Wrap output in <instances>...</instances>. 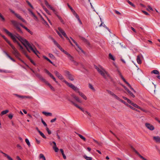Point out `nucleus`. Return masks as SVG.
Wrapping results in <instances>:
<instances>
[{"instance_id": "6ab92c4d", "label": "nucleus", "mask_w": 160, "mask_h": 160, "mask_svg": "<svg viewBox=\"0 0 160 160\" xmlns=\"http://www.w3.org/2000/svg\"><path fill=\"white\" fill-rule=\"evenodd\" d=\"M64 82L67 85H68L69 87L72 89L73 87L74 86L72 84L68 83L67 81L65 80L64 81Z\"/></svg>"}, {"instance_id": "ea45409f", "label": "nucleus", "mask_w": 160, "mask_h": 160, "mask_svg": "<svg viewBox=\"0 0 160 160\" xmlns=\"http://www.w3.org/2000/svg\"><path fill=\"white\" fill-rule=\"evenodd\" d=\"M38 14L39 15V16H40V17L42 19V20L43 21V23L44 24H46V25H48V24L47 23V22L43 19V18H42V17L41 15L39 13H38Z\"/></svg>"}, {"instance_id": "bf43d9fd", "label": "nucleus", "mask_w": 160, "mask_h": 160, "mask_svg": "<svg viewBox=\"0 0 160 160\" xmlns=\"http://www.w3.org/2000/svg\"><path fill=\"white\" fill-rule=\"evenodd\" d=\"M46 130L47 131V132H48V133L49 134H51V131L49 130V128H48V127H47L46 128Z\"/></svg>"}, {"instance_id": "a211bd4d", "label": "nucleus", "mask_w": 160, "mask_h": 160, "mask_svg": "<svg viewBox=\"0 0 160 160\" xmlns=\"http://www.w3.org/2000/svg\"><path fill=\"white\" fill-rule=\"evenodd\" d=\"M153 139L157 142L160 143V137L158 136H154Z\"/></svg>"}, {"instance_id": "37998d69", "label": "nucleus", "mask_w": 160, "mask_h": 160, "mask_svg": "<svg viewBox=\"0 0 160 160\" xmlns=\"http://www.w3.org/2000/svg\"><path fill=\"white\" fill-rule=\"evenodd\" d=\"M18 18L21 21H22V22L26 23V21L25 20H24L20 15L19 17H18Z\"/></svg>"}, {"instance_id": "69168bd1", "label": "nucleus", "mask_w": 160, "mask_h": 160, "mask_svg": "<svg viewBox=\"0 0 160 160\" xmlns=\"http://www.w3.org/2000/svg\"><path fill=\"white\" fill-rule=\"evenodd\" d=\"M43 8L44 10L47 13H48L49 15H51L50 13L49 12V11L46 8Z\"/></svg>"}, {"instance_id": "72a5a7b5", "label": "nucleus", "mask_w": 160, "mask_h": 160, "mask_svg": "<svg viewBox=\"0 0 160 160\" xmlns=\"http://www.w3.org/2000/svg\"><path fill=\"white\" fill-rule=\"evenodd\" d=\"M77 134L81 139L83 140L84 141H86V139L82 135L79 133H77Z\"/></svg>"}, {"instance_id": "7c9ffc66", "label": "nucleus", "mask_w": 160, "mask_h": 160, "mask_svg": "<svg viewBox=\"0 0 160 160\" xmlns=\"http://www.w3.org/2000/svg\"><path fill=\"white\" fill-rule=\"evenodd\" d=\"M88 87L89 88L91 89L92 91H95V89L93 87V86L90 83H89L88 84Z\"/></svg>"}, {"instance_id": "412c9836", "label": "nucleus", "mask_w": 160, "mask_h": 160, "mask_svg": "<svg viewBox=\"0 0 160 160\" xmlns=\"http://www.w3.org/2000/svg\"><path fill=\"white\" fill-rule=\"evenodd\" d=\"M100 18V20H101V24L99 25V27H101V26H103V27L105 28L106 29H107L109 32H110V31H109V29H108V28L104 24V23L103 22H102V21H101V18Z\"/></svg>"}, {"instance_id": "b1692460", "label": "nucleus", "mask_w": 160, "mask_h": 160, "mask_svg": "<svg viewBox=\"0 0 160 160\" xmlns=\"http://www.w3.org/2000/svg\"><path fill=\"white\" fill-rule=\"evenodd\" d=\"M42 113L47 116H52V113L50 112H43Z\"/></svg>"}, {"instance_id": "473e14b6", "label": "nucleus", "mask_w": 160, "mask_h": 160, "mask_svg": "<svg viewBox=\"0 0 160 160\" xmlns=\"http://www.w3.org/2000/svg\"><path fill=\"white\" fill-rule=\"evenodd\" d=\"M10 12H12V13L14 14V15L17 17L18 18L19 16L20 15L19 14H18L17 13H16L14 11L10 9Z\"/></svg>"}, {"instance_id": "4d7b16f0", "label": "nucleus", "mask_w": 160, "mask_h": 160, "mask_svg": "<svg viewBox=\"0 0 160 160\" xmlns=\"http://www.w3.org/2000/svg\"><path fill=\"white\" fill-rule=\"evenodd\" d=\"M0 72H4L5 73H9L10 72L8 71H6V70H3L1 69H0Z\"/></svg>"}, {"instance_id": "0e129e2a", "label": "nucleus", "mask_w": 160, "mask_h": 160, "mask_svg": "<svg viewBox=\"0 0 160 160\" xmlns=\"http://www.w3.org/2000/svg\"><path fill=\"white\" fill-rule=\"evenodd\" d=\"M49 56L51 58H55V57H54V56L51 53H49Z\"/></svg>"}, {"instance_id": "8fccbe9b", "label": "nucleus", "mask_w": 160, "mask_h": 160, "mask_svg": "<svg viewBox=\"0 0 160 160\" xmlns=\"http://www.w3.org/2000/svg\"><path fill=\"white\" fill-rule=\"evenodd\" d=\"M53 149L56 152H57L58 151V148L56 147V146H53Z\"/></svg>"}, {"instance_id": "c9c22d12", "label": "nucleus", "mask_w": 160, "mask_h": 160, "mask_svg": "<svg viewBox=\"0 0 160 160\" xmlns=\"http://www.w3.org/2000/svg\"><path fill=\"white\" fill-rule=\"evenodd\" d=\"M68 58L72 62H73L74 61L73 57L71 56L70 54L68 56Z\"/></svg>"}, {"instance_id": "4468645a", "label": "nucleus", "mask_w": 160, "mask_h": 160, "mask_svg": "<svg viewBox=\"0 0 160 160\" xmlns=\"http://www.w3.org/2000/svg\"><path fill=\"white\" fill-rule=\"evenodd\" d=\"M70 38L72 40V41L73 42L76 44V46L77 47V48L79 49V50H81L82 52H83V51L82 49L79 46V45L77 44V42L71 37H70Z\"/></svg>"}, {"instance_id": "052dcab7", "label": "nucleus", "mask_w": 160, "mask_h": 160, "mask_svg": "<svg viewBox=\"0 0 160 160\" xmlns=\"http://www.w3.org/2000/svg\"><path fill=\"white\" fill-rule=\"evenodd\" d=\"M56 32L58 34V35L60 36L61 38H63L61 34L60 33V32L58 30H56Z\"/></svg>"}, {"instance_id": "f3484780", "label": "nucleus", "mask_w": 160, "mask_h": 160, "mask_svg": "<svg viewBox=\"0 0 160 160\" xmlns=\"http://www.w3.org/2000/svg\"><path fill=\"white\" fill-rule=\"evenodd\" d=\"M58 29L60 32V33L62 34L64 37L66 36V34L64 31L60 27H58Z\"/></svg>"}, {"instance_id": "7ed1b4c3", "label": "nucleus", "mask_w": 160, "mask_h": 160, "mask_svg": "<svg viewBox=\"0 0 160 160\" xmlns=\"http://www.w3.org/2000/svg\"><path fill=\"white\" fill-rule=\"evenodd\" d=\"M11 22L12 24L14 25V26L16 28L18 31L20 33H22V32L21 30V29L19 27V24L16 21L14 20H12ZM20 25L21 26L22 28L25 29L28 32H29L31 34H32V32H31L29 29H28L27 27L23 26L22 24H20Z\"/></svg>"}, {"instance_id": "4be33fe9", "label": "nucleus", "mask_w": 160, "mask_h": 160, "mask_svg": "<svg viewBox=\"0 0 160 160\" xmlns=\"http://www.w3.org/2000/svg\"><path fill=\"white\" fill-rule=\"evenodd\" d=\"M9 112V110H6L4 111H2L0 114L1 116H2V115L5 114Z\"/></svg>"}, {"instance_id": "09e8293b", "label": "nucleus", "mask_w": 160, "mask_h": 160, "mask_svg": "<svg viewBox=\"0 0 160 160\" xmlns=\"http://www.w3.org/2000/svg\"><path fill=\"white\" fill-rule=\"evenodd\" d=\"M107 92L109 94H110L111 95H112V96H113V95L114 94V93L112 92L111 91H109V90H107Z\"/></svg>"}, {"instance_id": "c03bdc74", "label": "nucleus", "mask_w": 160, "mask_h": 160, "mask_svg": "<svg viewBox=\"0 0 160 160\" xmlns=\"http://www.w3.org/2000/svg\"><path fill=\"white\" fill-rule=\"evenodd\" d=\"M25 142H26V143H27V145H28V146H29V147H30V143L29 141V140H28V139L27 138H26L25 139Z\"/></svg>"}, {"instance_id": "393cba45", "label": "nucleus", "mask_w": 160, "mask_h": 160, "mask_svg": "<svg viewBox=\"0 0 160 160\" xmlns=\"http://www.w3.org/2000/svg\"><path fill=\"white\" fill-rule=\"evenodd\" d=\"M127 92H128V95L131 97L132 98H134L135 97L134 95L132 92H131L129 90H128Z\"/></svg>"}, {"instance_id": "a878e982", "label": "nucleus", "mask_w": 160, "mask_h": 160, "mask_svg": "<svg viewBox=\"0 0 160 160\" xmlns=\"http://www.w3.org/2000/svg\"><path fill=\"white\" fill-rule=\"evenodd\" d=\"M39 158L40 159H42L43 160H46V158L43 154L41 153L39 156Z\"/></svg>"}, {"instance_id": "c756f323", "label": "nucleus", "mask_w": 160, "mask_h": 160, "mask_svg": "<svg viewBox=\"0 0 160 160\" xmlns=\"http://www.w3.org/2000/svg\"><path fill=\"white\" fill-rule=\"evenodd\" d=\"M60 151L62 153V154L63 156V158L64 159H66V157L65 156V155L64 153V151H63V150L62 149H60Z\"/></svg>"}, {"instance_id": "2eb2a0df", "label": "nucleus", "mask_w": 160, "mask_h": 160, "mask_svg": "<svg viewBox=\"0 0 160 160\" xmlns=\"http://www.w3.org/2000/svg\"><path fill=\"white\" fill-rule=\"evenodd\" d=\"M70 38L72 40V41L73 42L76 44V46L77 47V48L79 49V50H81L82 52H83V51L82 49L79 46V45L77 44V42L71 37H70Z\"/></svg>"}, {"instance_id": "680f3d73", "label": "nucleus", "mask_w": 160, "mask_h": 160, "mask_svg": "<svg viewBox=\"0 0 160 160\" xmlns=\"http://www.w3.org/2000/svg\"><path fill=\"white\" fill-rule=\"evenodd\" d=\"M127 105L128 106V107H130L131 108L133 109V110H136V111H137V110H136V109H135V108H134L132 106H131V105H129L128 104H127Z\"/></svg>"}, {"instance_id": "bb28decb", "label": "nucleus", "mask_w": 160, "mask_h": 160, "mask_svg": "<svg viewBox=\"0 0 160 160\" xmlns=\"http://www.w3.org/2000/svg\"><path fill=\"white\" fill-rule=\"evenodd\" d=\"M51 39L55 45L58 47H60V45L58 44L57 42L53 38H51Z\"/></svg>"}, {"instance_id": "9d476101", "label": "nucleus", "mask_w": 160, "mask_h": 160, "mask_svg": "<svg viewBox=\"0 0 160 160\" xmlns=\"http://www.w3.org/2000/svg\"><path fill=\"white\" fill-rule=\"evenodd\" d=\"M54 73L59 79L60 80H62L63 79V76L60 74L57 71H54Z\"/></svg>"}, {"instance_id": "f704fd0d", "label": "nucleus", "mask_w": 160, "mask_h": 160, "mask_svg": "<svg viewBox=\"0 0 160 160\" xmlns=\"http://www.w3.org/2000/svg\"><path fill=\"white\" fill-rule=\"evenodd\" d=\"M68 78L71 81H73L74 80V78L73 76L71 74L70 76H68Z\"/></svg>"}, {"instance_id": "423d86ee", "label": "nucleus", "mask_w": 160, "mask_h": 160, "mask_svg": "<svg viewBox=\"0 0 160 160\" xmlns=\"http://www.w3.org/2000/svg\"><path fill=\"white\" fill-rule=\"evenodd\" d=\"M67 99L73 105H74L75 106H76L77 108L81 110L82 112H83L84 113L87 114L88 112L87 111H85L82 108H81L79 106H78L77 104L75 103L73 101H72V100H71L69 98H67Z\"/></svg>"}, {"instance_id": "6e6552de", "label": "nucleus", "mask_w": 160, "mask_h": 160, "mask_svg": "<svg viewBox=\"0 0 160 160\" xmlns=\"http://www.w3.org/2000/svg\"><path fill=\"white\" fill-rule=\"evenodd\" d=\"M143 58V57L142 54H139L137 56V61L139 64H141L142 62V59Z\"/></svg>"}, {"instance_id": "39448f33", "label": "nucleus", "mask_w": 160, "mask_h": 160, "mask_svg": "<svg viewBox=\"0 0 160 160\" xmlns=\"http://www.w3.org/2000/svg\"><path fill=\"white\" fill-rule=\"evenodd\" d=\"M9 45L13 50L12 52V53L17 57H19L20 54L14 46L11 44H10Z\"/></svg>"}, {"instance_id": "2f4dec72", "label": "nucleus", "mask_w": 160, "mask_h": 160, "mask_svg": "<svg viewBox=\"0 0 160 160\" xmlns=\"http://www.w3.org/2000/svg\"><path fill=\"white\" fill-rule=\"evenodd\" d=\"M83 158L87 160H92V158L91 157H88L86 155L83 156Z\"/></svg>"}, {"instance_id": "13d9d810", "label": "nucleus", "mask_w": 160, "mask_h": 160, "mask_svg": "<svg viewBox=\"0 0 160 160\" xmlns=\"http://www.w3.org/2000/svg\"><path fill=\"white\" fill-rule=\"evenodd\" d=\"M3 52L8 58H10L11 57L6 51H4Z\"/></svg>"}, {"instance_id": "5fc2aeb1", "label": "nucleus", "mask_w": 160, "mask_h": 160, "mask_svg": "<svg viewBox=\"0 0 160 160\" xmlns=\"http://www.w3.org/2000/svg\"><path fill=\"white\" fill-rule=\"evenodd\" d=\"M0 18L2 20L4 21L5 20V18L3 17L2 15L0 13Z\"/></svg>"}, {"instance_id": "de8ad7c7", "label": "nucleus", "mask_w": 160, "mask_h": 160, "mask_svg": "<svg viewBox=\"0 0 160 160\" xmlns=\"http://www.w3.org/2000/svg\"><path fill=\"white\" fill-rule=\"evenodd\" d=\"M127 2L130 5H131L133 7H135V5L130 1L128 0H127Z\"/></svg>"}, {"instance_id": "e2e57ef3", "label": "nucleus", "mask_w": 160, "mask_h": 160, "mask_svg": "<svg viewBox=\"0 0 160 160\" xmlns=\"http://www.w3.org/2000/svg\"><path fill=\"white\" fill-rule=\"evenodd\" d=\"M41 121H42V123L45 126H47V124L46 123V122L43 120L42 119H42H41Z\"/></svg>"}, {"instance_id": "20e7f679", "label": "nucleus", "mask_w": 160, "mask_h": 160, "mask_svg": "<svg viewBox=\"0 0 160 160\" xmlns=\"http://www.w3.org/2000/svg\"><path fill=\"white\" fill-rule=\"evenodd\" d=\"M35 74L38 78L42 81L45 83L46 84L48 85V86L50 85V84L47 81H46L45 79H44L41 75L35 72Z\"/></svg>"}, {"instance_id": "0eeeda50", "label": "nucleus", "mask_w": 160, "mask_h": 160, "mask_svg": "<svg viewBox=\"0 0 160 160\" xmlns=\"http://www.w3.org/2000/svg\"><path fill=\"white\" fill-rule=\"evenodd\" d=\"M153 84L154 85V87L156 88V85H154L153 83L151 82L149 79L146 84L145 87L148 89L150 90L151 89V86H152Z\"/></svg>"}, {"instance_id": "ddd939ff", "label": "nucleus", "mask_w": 160, "mask_h": 160, "mask_svg": "<svg viewBox=\"0 0 160 160\" xmlns=\"http://www.w3.org/2000/svg\"><path fill=\"white\" fill-rule=\"evenodd\" d=\"M133 151H134L135 153L137 154L142 159H145V158L142 156L135 149V148L133 147L132 148V149Z\"/></svg>"}, {"instance_id": "79ce46f5", "label": "nucleus", "mask_w": 160, "mask_h": 160, "mask_svg": "<svg viewBox=\"0 0 160 160\" xmlns=\"http://www.w3.org/2000/svg\"><path fill=\"white\" fill-rule=\"evenodd\" d=\"M65 72L66 74V75L67 77H68V76H70L71 74L70 72L67 71H65Z\"/></svg>"}, {"instance_id": "f8f14e48", "label": "nucleus", "mask_w": 160, "mask_h": 160, "mask_svg": "<svg viewBox=\"0 0 160 160\" xmlns=\"http://www.w3.org/2000/svg\"><path fill=\"white\" fill-rule=\"evenodd\" d=\"M29 13L34 18V19L36 20H37L38 19L37 17L35 15L34 13L30 9H28Z\"/></svg>"}, {"instance_id": "dca6fc26", "label": "nucleus", "mask_w": 160, "mask_h": 160, "mask_svg": "<svg viewBox=\"0 0 160 160\" xmlns=\"http://www.w3.org/2000/svg\"><path fill=\"white\" fill-rule=\"evenodd\" d=\"M70 38L72 40V41L73 42L76 44V46L77 47V48L79 49V50H81L82 52H83V51L82 49L79 46V45L77 44V42L71 37H70Z\"/></svg>"}, {"instance_id": "58836bf2", "label": "nucleus", "mask_w": 160, "mask_h": 160, "mask_svg": "<svg viewBox=\"0 0 160 160\" xmlns=\"http://www.w3.org/2000/svg\"><path fill=\"white\" fill-rule=\"evenodd\" d=\"M43 58L44 59L47 60L49 62H50L53 65H54L53 64V62L49 59H48L47 57L45 56H43Z\"/></svg>"}, {"instance_id": "f03ea898", "label": "nucleus", "mask_w": 160, "mask_h": 160, "mask_svg": "<svg viewBox=\"0 0 160 160\" xmlns=\"http://www.w3.org/2000/svg\"><path fill=\"white\" fill-rule=\"evenodd\" d=\"M95 69L98 71V72L106 80H112V79L108 72L102 67H98L95 66Z\"/></svg>"}, {"instance_id": "a18cd8bd", "label": "nucleus", "mask_w": 160, "mask_h": 160, "mask_svg": "<svg viewBox=\"0 0 160 160\" xmlns=\"http://www.w3.org/2000/svg\"><path fill=\"white\" fill-rule=\"evenodd\" d=\"M73 90L75 91L76 92H79V89L77 87L74 86L73 87L72 89Z\"/></svg>"}, {"instance_id": "aec40b11", "label": "nucleus", "mask_w": 160, "mask_h": 160, "mask_svg": "<svg viewBox=\"0 0 160 160\" xmlns=\"http://www.w3.org/2000/svg\"><path fill=\"white\" fill-rule=\"evenodd\" d=\"M78 93L82 97L83 99H84L85 100H86L87 99V98L86 97L85 95L83 94L82 92H81L79 91L78 92Z\"/></svg>"}, {"instance_id": "f257e3e1", "label": "nucleus", "mask_w": 160, "mask_h": 160, "mask_svg": "<svg viewBox=\"0 0 160 160\" xmlns=\"http://www.w3.org/2000/svg\"><path fill=\"white\" fill-rule=\"evenodd\" d=\"M3 30L11 37L14 42L17 43L18 45L22 50H23V47L21 46L17 39H18L22 42L29 52H30L28 47L35 54L38 56V54L39 53V52L37 50L34 45H33L32 44V45H31L26 39L23 38L18 34H16L15 35H13L5 28L3 29Z\"/></svg>"}, {"instance_id": "1a4fd4ad", "label": "nucleus", "mask_w": 160, "mask_h": 160, "mask_svg": "<svg viewBox=\"0 0 160 160\" xmlns=\"http://www.w3.org/2000/svg\"><path fill=\"white\" fill-rule=\"evenodd\" d=\"M13 95L17 97L18 98H21L22 99H24V98L31 99L32 98V97L31 96H24L16 94H14Z\"/></svg>"}, {"instance_id": "6e6d98bb", "label": "nucleus", "mask_w": 160, "mask_h": 160, "mask_svg": "<svg viewBox=\"0 0 160 160\" xmlns=\"http://www.w3.org/2000/svg\"><path fill=\"white\" fill-rule=\"evenodd\" d=\"M27 2L28 4V5L30 7L32 8V9H33L34 8L33 7V6L31 5V4L28 1H27Z\"/></svg>"}, {"instance_id": "49530a36", "label": "nucleus", "mask_w": 160, "mask_h": 160, "mask_svg": "<svg viewBox=\"0 0 160 160\" xmlns=\"http://www.w3.org/2000/svg\"><path fill=\"white\" fill-rule=\"evenodd\" d=\"M112 97L115 98L118 100V101L119 100H120V98L119 97H118L115 94H114L113 95Z\"/></svg>"}, {"instance_id": "338daca9", "label": "nucleus", "mask_w": 160, "mask_h": 160, "mask_svg": "<svg viewBox=\"0 0 160 160\" xmlns=\"http://www.w3.org/2000/svg\"><path fill=\"white\" fill-rule=\"evenodd\" d=\"M50 77L52 78L54 81H56V79L54 77V76H53V75L52 74Z\"/></svg>"}, {"instance_id": "774afa93", "label": "nucleus", "mask_w": 160, "mask_h": 160, "mask_svg": "<svg viewBox=\"0 0 160 160\" xmlns=\"http://www.w3.org/2000/svg\"><path fill=\"white\" fill-rule=\"evenodd\" d=\"M119 101L123 103L125 105H127V104L124 101L121 99H120V100H119Z\"/></svg>"}, {"instance_id": "a19ab883", "label": "nucleus", "mask_w": 160, "mask_h": 160, "mask_svg": "<svg viewBox=\"0 0 160 160\" xmlns=\"http://www.w3.org/2000/svg\"><path fill=\"white\" fill-rule=\"evenodd\" d=\"M39 133L40 135L44 138H46V137L44 135V134L41 131L39 132Z\"/></svg>"}, {"instance_id": "e433bc0d", "label": "nucleus", "mask_w": 160, "mask_h": 160, "mask_svg": "<svg viewBox=\"0 0 160 160\" xmlns=\"http://www.w3.org/2000/svg\"><path fill=\"white\" fill-rule=\"evenodd\" d=\"M1 36L9 45L11 44L10 42L4 36L2 35Z\"/></svg>"}, {"instance_id": "864d4df0", "label": "nucleus", "mask_w": 160, "mask_h": 160, "mask_svg": "<svg viewBox=\"0 0 160 160\" xmlns=\"http://www.w3.org/2000/svg\"><path fill=\"white\" fill-rule=\"evenodd\" d=\"M44 71L45 72L47 73L49 76H50L52 74L51 73L47 70L46 69H44Z\"/></svg>"}, {"instance_id": "cd10ccee", "label": "nucleus", "mask_w": 160, "mask_h": 160, "mask_svg": "<svg viewBox=\"0 0 160 160\" xmlns=\"http://www.w3.org/2000/svg\"><path fill=\"white\" fill-rule=\"evenodd\" d=\"M51 39L55 45L58 47H60V45L58 44L57 42L53 38H51Z\"/></svg>"}, {"instance_id": "9b49d317", "label": "nucleus", "mask_w": 160, "mask_h": 160, "mask_svg": "<svg viewBox=\"0 0 160 160\" xmlns=\"http://www.w3.org/2000/svg\"><path fill=\"white\" fill-rule=\"evenodd\" d=\"M145 126L148 129L151 130H153L154 129V127L149 123H146Z\"/></svg>"}, {"instance_id": "c85d7f7f", "label": "nucleus", "mask_w": 160, "mask_h": 160, "mask_svg": "<svg viewBox=\"0 0 160 160\" xmlns=\"http://www.w3.org/2000/svg\"><path fill=\"white\" fill-rule=\"evenodd\" d=\"M151 73H154L155 74L158 75L159 74V71L157 70H154L152 71L151 72Z\"/></svg>"}, {"instance_id": "4c0bfd02", "label": "nucleus", "mask_w": 160, "mask_h": 160, "mask_svg": "<svg viewBox=\"0 0 160 160\" xmlns=\"http://www.w3.org/2000/svg\"><path fill=\"white\" fill-rule=\"evenodd\" d=\"M109 58L112 60H115V58L111 53H109L108 55Z\"/></svg>"}, {"instance_id": "3c124183", "label": "nucleus", "mask_w": 160, "mask_h": 160, "mask_svg": "<svg viewBox=\"0 0 160 160\" xmlns=\"http://www.w3.org/2000/svg\"><path fill=\"white\" fill-rule=\"evenodd\" d=\"M132 105L135 108H139H139H140V107L138 106L136 104H135V103H132Z\"/></svg>"}, {"instance_id": "603ef678", "label": "nucleus", "mask_w": 160, "mask_h": 160, "mask_svg": "<svg viewBox=\"0 0 160 160\" xmlns=\"http://www.w3.org/2000/svg\"><path fill=\"white\" fill-rule=\"evenodd\" d=\"M3 154L5 157H7L8 159H9L11 158V157H10L9 155H7V154H6L5 153H3Z\"/></svg>"}, {"instance_id": "5701e85b", "label": "nucleus", "mask_w": 160, "mask_h": 160, "mask_svg": "<svg viewBox=\"0 0 160 160\" xmlns=\"http://www.w3.org/2000/svg\"><path fill=\"white\" fill-rule=\"evenodd\" d=\"M81 39H82L84 42H85L87 44H88V45H89V42L87 40H86V39L84 38L83 37H81Z\"/></svg>"}]
</instances>
